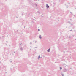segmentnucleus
Wrapping results in <instances>:
<instances>
[{
  "mask_svg": "<svg viewBox=\"0 0 76 76\" xmlns=\"http://www.w3.org/2000/svg\"><path fill=\"white\" fill-rule=\"evenodd\" d=\"M40 31V29H39V28L38 29V31Z\"/></svg>",
  "mask_w": 76,
  "mask_h": 76,
  "instance_id": "obj_11",
  "label": "nucleus"
},
{
  "mask_svg": "<svg viewBox=\"0 0 76 76\" xmlns=\"http://www.w3.org/2000/svg\"><path fill=\"white\" fill-rule=\"evenodd\" d=\"M24 28H25V26H24Z\"/></svg>",
  "mask_w": 76,
  "mask_h": 76,
  "instance_id": "obj_20",
  "label": "nucleus"
},
{
  "mask_svg": "<svg viewBox=\"0 0 76 76\" xmlns=\"http://www.w3.org/2000/svg\"><path fill=\"white\" fill-rule=\"evenodd\" d=\"M43 57H44V58L45 57V56H43Z\"/></svg>",
  "mask_w": 76,
  "mask_h": 76,
  "instance_id": "obj_21",
  "label": "nucleus"
},
{
  "mask_svg": "<svg viewBox=\"0 0 76 76\" xmlns=\"http://www.w3.org/2000/svg\"><path fill=\"white\" fill-rule=\"evenodd\" d=\"M72 37H75V35L73 34H72Z\"/></svg>",
  "mask_w": 76,
  "mask_h": 76,
  "instance_id": "obj_6",
  "label": "nucleus"
},
{
  "mask_svg": "<svg viewBox=\"0 0 76 76\" xmlns=\"http://www.w3.org/2000/svg\"><path fill=\"white\" fill-rule=\"evenodd\" d=\"M14 53H15V52H14Z\"/></svg>",
  "mask_w": 76,
  "mask_h": 76,
  "instance_id": "obj_29",
  "label": "nucleus"
},
{
  "mask_svg": "<svg viewBox=\"0 0 76 76\" xmlns=\"http://www.w3.org/2000/svg\"><path fill=\"white\" fill-rule=\"evenodd\" d=\"M38 60H39V58H38Z\"/></svg>",
  "mask_w": 76,
  "mask_h": 76,
  "instance_id": "obj_18",
  "label": "nucleus"
},
{
  "mask_svg": "<svg viewBox=\"0 0 76 76\" xmlns=\"http://www.w3.org/2000/svg\"><path fill=\"white\" fill-rule=\"evenodd\" d=\"M64 53H65V52H64Z\"/></svg>",
  "mask_w": 76,
  "mask_h": 76,
  "instance_id": "obj_22",
  "label": "nucleus"
},
{
  "mask_svg": "<svg viewBox=\"0 0 76 76\" xmlns=\"http://www.w3.org/2000/svg\"><path fill=\"white\" fill-rule=\"evenodd\" d=\"M69 38H70V36L69 37Z\"/></svg>",
  "mask_w": 76,
  "mask_h": 76,
  "instance_id": "obj_24",
  "label": "nucleus"
},
{
  "mask_svg": "<svg viewBox=\"0 0 76 76\" xmlns=\"http://www.w3.org/2000/svg\"><path fill=\"white\" fill-rule=\"evenodd\" d=\"M10 61L11 62V63H12V61L11 60H10Z\"/></svg>",
  "mask_w": 76,
  "mask_h": 76,
  "instance_id": "obj_8",
  "label": "nucleus"
},
{
  "mask_svg": "<svg viewBox=\"0 0 76 76\" xmlns=\"http://www.w3.org/2000/svg\"><path fill=\"white\" fill-rule=\"evenodd\" d=\"M34 20H35V19H34Z\"/></svg>",
  "mask_w": 76,
  "mask_h": 76,
  "instance_id": "obj_27",
  "label": "nucleus"
},
{
  "mask_svg": "<svg viewBox=\"0 0 76 76\" xmlns=\"http://www.w3.org/2000/svg\"><path fill=\"white\" fill-rule=\"evenodd\" d=\"M74 16H75V15H74Z\"/></svg>",
  "mask_w": 76,
  "mask_h": 76,
  "instance_id": "obj_23",
  "label": "nucleus"
},
{
  "mask_svg": "<svg viewBox=\"0 0 76 76\" xmlns=\"http://www.w3.org/2000/svg\"><path fill=\"white\" fill-rule=\"evenodd\" d=\"M20 49L21 50V51H22V50H23V49L22 48V47H20Z\"/></svg>",
  "mask_w": 76,
  "mask_h": 76,
  "instance_id": "obj_4",
  "label": "nucleus"
},
{
  "mask_svg": "<svg viewBox=\"0 0 76 76\" xmlns=\"http://www.w3.org/2000/svg\"><path fill=\"white\" fill-rule=\"evenodd\" d=\"M38 58H40V55H39V56H38Z\"/></svg>",
  "mask_w": 76,
  "mask_h": 76,
  "instance_id": "obj_9",
  "label": "nucleus"
},
{
  "mask_svg": "<svg viewBox=\"0 0 76 76\" xmlns=\"http://www.w3.org/2000/svg\"><path fill=\"white\" fill-rule=\"evenodd\" d=\"M50 48L47 50L48 52H50Z\"/></svg>",
  "mask_w": 76,
  "mask_h": 76,
  "instance_id": "obj_5",
  "label": "nucleus"
},
{
  "mask_svg": "<svg viewBox=\"0 0 76 76\" xmlns=\"http://www.w3.org/2000/svg\"><path fill=\"white\" fill-rule=\"evenodd\" d=\"M20 45H21V44H20Z\"/></svg>",
  "mask_w": 76,
  "mask_h": 76,
  "instance_id": "obj_28",
  "label": "nucleus"
},
{
  "mask_svg": "<svg viewBox=\"0 0 76 76\" xmlns=\"http://www.w3.org/2000/svg\"><path fill=\"white\" fill-rule=\"evenodd\" d=\"M60 70H61L62 69V68L61 67H60Z\"/></svg>",
  "mask_w": 76,
  "mask_h": 76,
  "instance_id": "obj_7",
  "label": "nucleus"
},
{
  "mask_svg": "<svg viewBox=\"0 0 76 76\" xmlns=\"http://www.w3.org/2000/svg\"><path fill=\"white\" fill-rule=\"evenodd\" d=\"M70 13H72V14H73V13H72V12H70Z\"/></svg>",
  "mask_w": 76,
  "mask_h": 76,
  "instance_id": "obj_14",
  "label": "nucleus"
},
{
  "mask_svg": "<svg viewBox=\"0 0 76 76\" xmlns=\"http://www.w3.org/2000/svg\"><path fill=\"white\" fill-rule=\"evenodd\" d=\"M30 44L31 45L32 44V42H30Z\"/></svg>",
  "mask_w": 76,
  "mask_h": 76,
  "instance_id": "obj_10",
  "label": "nucleus"
},
{
  "mask_svg": "<svg viewBox=\"0 0 76 76\" xmlns=\"http://www.w3.org/2000/svg\"><path fill=\"white\" fill-rule=\"evenodd\" d=\"M49 6L48 5V4H46V7L47 9H48L49 8Z\"/></svg>",
  "mask_w": 76,
  "mask_h": 76,
  "instance_id": "obj_3",
  "label": "nucleus"
},
{
  "mask_svg": "<svg viewBox=\"0 0 76 76\" xmlns=\"http://www.w3.org/2000/svg\"><path fill=\"white\" fill-rule=\"evenodd\" d=\"M70 31H72V30H70Z\"/></svg>",
  "mask_w": 76,
  "mask_h": 76,
  "instance_id": "obj_17",
  "label": "nucleus"
},
{
  "mask_svg": "<svg viewBox=\"0 0 76 76\" xmlns=\"http://www.w3.org/2000/svg\"><path fill=\"white\" fill-rule=\"evenodd\" d=\"M62 76H64V74H62Z\"/></svg>",
  "mask_w": 76,
  "mask_h": 76,
  "instance_id": "obj_12",
  "label": "nucleus"
},
{
  "mask_svg": "<svg viewBox=\"0 0 76 76\" xmlns=\"http://www.w3.org/2000/svg\"><path fill=\"white\" fill-rule=\"evenodd\" d=\"M39 37L40 39H41V38H42V37H41V35H39Z\"/></svg>",
  "mask_w": 76,
  "mask_h": 76,
  "instance_id": "obj_2",
  "label": "nucleus"
},
{
  "mask_svg": "<svg viewBox=\"0 0 76 76\" xmlns=\"http://www.w3.org/2000/svg\"><path fill=\"white\" fill-rule=\"evenodd\" d=\"M65 71L66 72L67 71V70L66 69H65Z\"/></svg>",
  "mask_w": 76,
  "mask_h": 76,
  "instance_id": "obj_19",
  "label": "nucleus"
},
{
  "mask_svg": "<svg viewBox=\"0 0 76 76\" xmlns=\"http://www.w3.org/2000/svg\"><path fill=\"white\" fill-rule=\"evenodd\" d=\"M22 16L23 15V13H22Z\"/></svg>",
  "mask_w": 76,
  "mask_h": 76,
  "instance_id": "obj_16",
  "label": "nucleus"
},
{
  "mask_svg": "<svg viewBox=\"0 0 76 76\" xmlns=\"http://www.w3.org/2000/svg\"><path fill=\"white\" fill-rule=\"evenodd\" d=\"M75 40H76V39H75Z\"/></svg>",
  "mask_w": 76,
  "mask_h": 76,
  "instance_id": "obj_25",
  "label": "nucleus"
},
{
  "mask_svg": "<svg viewBox=\"0 0 76 76\" xmlns=\"http://www.w3.org/2000/svg\"><path fill=\"white\" fill-rule=\"evenodd\" d=\"M35 50L36 51V50L35 49Z\"/></svg>",
  "mask_w": 76,
  "mask_h": 76,
  "instance_id": "obj_26",
  "label": "nucleus"
},
{
  "mask_svg": "<svg viewBox=\"0 0 76 76\" xmlns=\"http://www.w3.org/2000/svg\"><path fill=\"white\" fill-rule=\"evenodd\" d=\"M32 6H37V4L35 3H34L33 4H32Z\"/></svg>",
  "mask_w": 76,
  "mask_h": 76,
  "instance_id": "obj_1",
  "label": "nucleus"
},
{
  "mask_svg": "<svg viewBox=\"0 0 76 76\" xmlns=\"http://www.w3.org/2000/svg\"><path fill=\"white\" fill-rule=\"evenodd\" d=\"M34 48H38V47H34Z\"/></svg>",
  "mask_w": 76,
  "mask_h": 76,
  "instance_id": "obj_13",
  "label": "nucleus"
},
{
  "mask_svg": "<svg viewBox=\"0 0 76 76\" xmlns=\"http://www.w3.org/2000/svg\"><path fill=\"white\" fill-rule=\"evenodd\" d=\"M35 43H37V41H35Z\"/></svg>",
  "mask_w": 76,
  "mask_h": 76,
  "instance_id": "obj_15",
  "label": "nucleus"
}]
</instances>
